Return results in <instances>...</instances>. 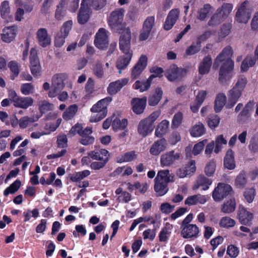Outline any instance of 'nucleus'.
<instances>
[{
  "instance_id": "obj_47",
  "label": "nucleus",
  "mask_w": 258,
  "mask_h": 258,
  "mask_svg": "<svg viewBox=\"0 0 258 258\" xmlns=\"http://www.w3.org/2000/svg\"><path fill=\"white\" fill-rule=\"evenodd\" d=\"M201 45H199L198 42H192L185 50V54L186 55H192L198 53L201 49Z\"/></svg>"
},
{
  "instance_id": "obj_53",
  "label": "nucleus",
  "mask_w": 258,
  "mask_h": 258,
  "mask_svg": "<svg viewBox=\"0 0 258 258\" xmlns=\"http://www.w3.org/2000/svg\"><path fill=\"white\" fill-rule=\"evenodd\" d=\"M183 119V114L181 112H178L173 116L171 126L172 128H177L181 123Z\"/></svg>"
},
{
  "instance_id": "obj_55",
  "label": "nucleus",
  "mask_w": 258,
  "mask_h": 258,
  "mask_svg": "<svg viewBox=\"0 0 258 258\" xmlns=\"http://www.w3.org/2000/svg\"><path fill=\"white\" fill-rule=\"evenodd\" d=\"M94 82L91 78H89L88 79L87 84L85 86V91L86 92V97H89L94 92Z\"/></svg>"
},
{
  "instance_id": "obj_3",
  "label": "nucleus",
  "mask_w": 258,
  "mask_h": 258,
  "mask_svg": "<svg viewBox=\"0 0 258 258\" xmlns=\"http://www.w3.org/2000/svg\"><path fill=\"white\" fill-rule=\"evenodd\" d=\"M174 181V176L170 174L168 169L161 170L158 172L154 179V189L157 197L165 195L169 190L168 184Z\"/></svg>"
},
{
  "instance_id": "obj_23",
  "label": "nucleus",
  "mask_w": 258,
  "mask_h": 258,
  "mask_svg": "<svg viewBox=\"0 0 258 258\" xmlns=\"http://www.w3.org/2000/svg\"><path fill=\"white\" fill-rule=\"evenodd\" d=\"M237 216L239 222L242 225H247L253 218V214L241 206L239 207Z\"/></svg>"
},
{
  "instance_id": "obj_21",
  "label": "nucleus",
  "mask_w": 258,
  "mask_h": 258,
  "mask_svg": "<svg viewBox=\"0 0 258 258\" xmlns=\"http://www.w3.org/2000/svg\"><path fill=\"white\" fill-rule=\"evenodd\" d=\"M36 35L38 43L42 47H46L50 44L51 38L45 28L39 29Z\"/></svg>"
},
{
  "instance_id": "obj_56",
  "label": "nucleus",
  "mask_w": 258,
  "mask_h": 258,
  "mask_svg": "<svg viewBox=\"0 0 258 258\" xmlns=\"http://www.w3.org/2000/svg\"><path fill=\"white\" fill-rule=\"evenodd\" d=\"M73 26L72 20H69L65 22L60 28L61 34L67 37L69 35L70 30Z\"/></svg>"
},
{
  "instance_id": "obj_37",
  "label": "nucleus",
  "mask_w": 258,
  "mask_h": 258,
  "mask_svg": "<svg viewBox=\"0 0 258 258\" xmlns=\"http://www.w3.org/2000/svg\"><path fill=\"white\" fill-rule=\"evenodd\" d=\"M78 111V106L76 104L70 105L62 114V118L65 120L72 119Z\"/></svg>"
},
{
  "instance_id": "obj_57",
  "label": "nucleus",
  "mask_w": 258,
  "mask_h": 258,
  "mask_svg": "<svg viewBox=\"0 0 258 258\" xmlns=\"http://www.w3.org/2000/svg\"><path fill=\"white\" fill-rule=\"evenodd\" d=\"M20 90L23 94L28 95L33 93L34 87L32 83H24L21 85Z\"/></svg>"
},
{
  "instance_id": "obj_38",
  "label": "nucleus",
  "mask_w": 258,
  "mask_h": 258,
  "mask_svg": "<svg viewBox=\"0 0 258 258\" xmlns=\"http://www.w3.org/2000/svg\"><path fill=\"white\" fill-rule=\"evenodd\" d=\"M77 18L78 22L80 24H85L90 18L89 10L87 9H84L83 7L80 8Z\"/></svg>"
},
{
  "instance_id": "obj_39",
  "label": "nucleus",
  "mask_w": 258,
  "mask_h": 258,
  "mask_svg": "<svg viewBox=\"0 0 258 258\" xmlns=\"http://www.w3.org/2000/svg\"><path fill=\"white\" fill-rule=\"evenodd\" d=\"M205 133L206 128L204 124L200 122L193 126L190 131V135L193 137H201Z\"/></svg>"
},
{
  "instance_id": "obj_9",
  "label": "nucleus",
  "mask_w": 258,
  "mask_h": 258,
  "mask_svg": "<svg viewBox=\"0 0 258 258\" xmlns=\"http://www.w3.org/2000/svg\"><path fill=\"white\" fill-rule=\"evenodd\" d=\"M155 25V17H148L143 24V27L139 34L140 41L146 40L149 37Z\"/></svg>"
},
{
  "instance_id": "obj_11",
  "label": "nucleus",
  "mask_w": 258,
  "mask_h": 258,
  "mask_svg": "<svg viewBox=\"0 0 258 258\" xmlns=\"http://www.w3.org/2000/svg\"><path fill=\"white\" fill-rule=\"evenodd\" d=\"M248 1L243 2L238 8L236 13V20L240 23H246L250 19L251 17V12L250 10L246 8Z\"/></svg>"
},
{
  "instance_id": "obj_27",
  "label": "nucleus",
  "mask_w": 258,
  "mask_h": 258,
  "mask_svg": "<svg viewBox=\"0 0 258 258\" xmlns=\"http://www.w3.org/2000/svg\"><path fill=\"white\" fill-rule=\"evenodd\" d=\"M212 63V60L210 55H208L205 56L199 67V74L203 75L209 73Z\"/></svg>"
},
{
  "instance_id": "obj_6",
  "label": "nucleus",
  "mask_w": 258,
  "mask_h": 258,
  "mask_svg": "<svg viewBox=\"0 0 258 258\" xmlns=\"http://www.w3.org/2000/svg\"><path fill=\"white\" fill-rule=\"evenodd\" d=\"M233 191L232 187L228 184L219 183L212 193L213 199L216 202H219L227 197H233Z\"/></svg>"
},
{
  "instance_id": "obj_8",
  "label": "nucleus",
  "mask_w": 258,
  "mask_h": 258,
  "mask_svg": "<svg viewBox=\"0 0 258 258\" xmlns=\"http://www.w3.org/2000/svg\"><path fill=\"white\" fill-rule=\"evenodd\" d=\"M131 32L130 29L124 28L121 32L119 47L122 52L133 51L131 49Z\"/></svg>"
},
{
  "instance_id": "obj_5",
  "label": "nucleus",
  "mask_w": 258,
  "mask_h": 258,
  "mask_svg": "<svg viewBox=\"0 0 258 258\" xmlns=\"http://www.w3.org/2000/svg\"><path fill=\"white\" fill-rule=\"evenodd\" d=\"M111 100L112 98L111 97H107L101 99L93 105L91 108V111L97 113L91 116L90 121L97 122L105 118L107 113V105Z\"/></svg>"
},
{
  "instance_id": "obj_15",
  "label": "nucleus",
  "mask_w": 258,
  "mask_h": 258,
  "mask_svg": "<svg viewBox=\"0 0 258 258\" xmlns=\"http://www.w3.org/2000/svg\"><path fill=\"white\" fill-rule=\"evenodd\" d=\"M95 45L100 49H105L108 45V38L105 29L100 28L96 34Z\"/></svg>"
},
{
  "instance_id": "obj_40",
  "label": "nucleus",
  "mask_w": 258,
  "mask_h": 258,
  "mask_svg": "<svg viewBox=\"0 0 258 258\" xmlns=\"http://www.w3.org/2000/svg\"><path fill=\"white\" fill-rule=\"evenodd\" d=\"M233 5L232 4L224 3L220 9H217V12L224 20L231 13Z\"/></svg>"
},
{
  "instance_id": "obj_30",
  "label": "nucleus",
  "mask_w": 258,
  "mask_h": 258,
  "mask_svg": "<svg viewBox=\"0 0 258 258\" xmlns=\"http://www.w3.org/2000/svg\"><path fill=\"white\" fill-rule=\"evenodd\" d=\"M138 154L134 150L125 152L116 158L117 162L122 163L123 162H130L136 160Z\"/></svg>"
},
{
  "instance_id": "obj_63",
  "label": "nucleus",
  "mask_w": 258,
  "mask_h": 258,
  "mask_svg": "<svg viewBox=\"0 0 258 258\" xmlns=\"http://www.w3.org/2000/svg\"><path fill=\"white\" fill-rule=\"evenodd\" d=\"M33 118L29 117L28 116L21 117L19 121V126L21 128H26L29 123L34 122Z\"/></svg>"
},
{
  "instance_id": "obj_44",
  "label": "nucleus",
  "mask_w": 258,
  "mask_h": 258,
  "mask_svg": "<svg viewBox=\"0 0 258 258\" xmlns=\"http://www.w3.org/2000/svg\"><path fill=\"white\" fill-rule=\"evenodd\" d=\"M211 9V6L210 4H205L203 7L200 9L198 13V16H197L198 19L200 21H204L207 18L208 14L210 13Z\"/></svg>"
},
{
  "instance_id": "obj_19",
  "label": "nucleus",
  "mask_w": 258,
  "mask_h": 258,
  "mask_svg": "<svg viewBox=\"0 0 258 258\" xmlns=\"http://www.w3.org/2000/svg\"><path fill=\"white\" fill-rule=\"evenodd\" d=\"M124 55L119 56L116 62V67L119 70V74L121 73V71L126 68L130 63L133 57V51L122 52Z\"/></svg>"
},
{
  "instance_id": "obj_58",
  "label": "nucleus",
  "mask_w": 258,
  "mask_h": 258,
  "mask_svg": "<svg viewBox=\"0 0 258 258\" xmlns=\"http://www.w3.org/2000/svg\"><path fill=\"white\" fill-rule=\"evenodd\" d=\"M255 195V190L253 187L246 188L243 194L245 200L249 203H252L254 199Z\"/></svg>"
},
{
  "instance_id": "obj_62",
  "label": "nucleus",
  "mask_w": 258,
  "mask_h": 258,
  "mask_svg": "<svg viewBox=\"0 0 258 258\" xmlns=\"http://www.w3.org/2000/svg\"><path fill=\"white\" fill-rule=\"evenodd\" d=\"M207 142V140H204L196 144L192 151V154L194 155H198V154H199L204 149V147Z\"/></svg>"
},
{
  "instance_id": "obj_50",
  "label": "nucleus",
  "mask_w": 258,
  "mask_h": 258,
  "mask_svg": "<svg viewBox=\"0 0 258 258\" xmlns=\"http://www.w3.org/2000/svg\"><path fill=\"white\" fill-rule=\"evenodd\" d=\"M85 132V129H83L82 124L77 123L73 126L69 131V135L72 136L76 135L77 134L81 136Z\"/></svg>"
},
{
  "instance_id": "obj_29",
  "label": "nucleus",
  "mask_w": 258,
  "mask_h": 258,
  "mask_svg": "<svg viewBox=\"0 0 258 258\" xmlns=\"http://www.w3.org/2000/svg\"><path fill=\"white\" fill-rule=\"evenodd\" d=\"M224 166L229 170L234 169L235 167L234 153L231 149H229L224 159Z\"/></svg>"
},
{
  "instance_id": "obj_48",
  "label": "nucleus",
  "mask_w": 258,
  "mask_h": 258,
  "mask_svg": "<svg viewBox=\"0 0 258 258\" xmlns=\"http://www.w3.org/2000/svg\"><path fill=\"white\" fill-rule=\"evenodd\" d=\"M220 121V117L217 114L210 115L207 119L209 127L212 130L215 129L219 125Z\"/></svg>"
},
{
  "instance_id": "obj_52",
  "label": "nucleus",
  "mask_w": 258,
  "mask_h": 258,
  "mask_svg": "<svg viewBox=\"0 0 258 258\" xmlns=\"http://www.w3.org/2000/svg\"><path fill=\"white\" fill-rule=\"evenodd\" d=\"M93 70L94 74L98 78H101L103 77L104 71L103 65L100 61H98L96 62V63L93 66Z\"/></svg>"
},
{
  "instance_id": "obj_2",
  "label": "nucleus",
  "mask_w": 258,
  "mask_h": 258,
  "mask_svg": "<svg viewBox=\"0 0 258 258\" xmlns=\"http://www.w3.org/2000/svg\"><path fill=\"white\" fill-rule=\"evenodd\" d=\"M232 54V48L231 46L228 45L224 48L214 60L213 68L215 70H217L222 63L219 73V81L222 84L226 83L231 78L234 68V61L231 59Z\"/></svg>"
},
{
  "instance_id": "obj_22",
  "label": "nucleus",
  "mask_w": 258,
  "mask_h": 258,
  "mask_svg": "<svg viewBox=\"0 0 258 258\" xmlns=\"http://www.w3.org/2000/svg\"><path fill=\"white\" fill-rule=\"evenodd\" d=\"M128 82V79L123 78L110 83L107 88L108 93L111 95L116 94Z\"/></svg>"
},
{
  "instance_id": "obj_33",
  "label": "nucleus",
  "mask_w": 258,
  "mask_h": 258,
  "mask_svg": "<svg viewBox=\"0 0 258 258\" xmlns=\"http://www.w3.org/2000/svg\"><path fill=\"white\" fill-rule=\"evenodd\" d=\"M8 66L11 72L10 79L14 80L17 78L20 72V65L15 60H12L8 62Z\"/></svg>"
},
{
  "instance_id": "obj_4",
  "label": "nucleus",
  "mask_w": 258,
  "mask_h": 258,
  "mask_svg": "<svg viewBox=\"0 0 258 258\" xmlns=\"http://www.w3.org/2000/svg\"><path fill=\"white\" fill-rule=\"evenodd\" d=\"M160 112H153L148 117L142 119L138 126L137 131L140 135L145 138L150 134L155 128L154 122L159 117Z\"/></svg>"
},
{
  "instance_id": "obj_60",
  "label": "nucleus",
  "mask_w": 258,
  "mask_h": 258,
  "mask_svg": "<svg viewBox=\"0 0 258 258\" xmlns=\"http://www.w3.org/2000/svg\"><path fill=\"white\" fill-rule=\"evenodd\" d=\"M30 67L33 66L34 65L40 64L39 60L37 56V51L34 48H32L30 50Z\"/></svg>"
},
{
  "instance_id": "obj_13",
  "label": "nucleus",
  "mask_w": 258,
  "mask_h": 258,
  "mask_svg": "<svg viewBox=\"0 0 258 258\" xmlns=\"http://www.w3.org/2000/svg\"><path fill=\"white\" fill-rule=\"evenodd\" d=\"M148 58L145 55H142L135 66L133 68L131 72V78L136 80L139 78L147 66Z\"/></svg>"
},
{
  "instance_id": "obj_16",
  "label": "nucleus",
  "mask_w": 258,
  "mask_h": 258,
  "mask_svg": "<svg viewBox=\"0 0 258 258\" xmlns=\"http://www.w3.org/2000/svg\"><path fill=\"white\" fill-rule=\"evenodd\" d=\"M147 98L146 97L142 98H134L131 101L132 110L138 115L142 114L146 108Z\"/></svg>"
},
{
  "instance_id": "obj_59",
  "label": "nucleus",
  "mask_w": 258,
  "mask_h": 258,
  "mask_svg": "<svg viewBox=\"0 0 258 258\" xmlns=\"http://www.w3.org/2000/svg\"><path fill=\"white\" fill-rule=\"evenodd\" d=\"M108 157H105V159L104 160L92 162L90 165V167L92 169L95 170H99L103 168L105 166V165L108 162Z\"/></svg>"
},
{
  "instance_id": "obj_18",
  "label": "nucleus",
  "mask_w": 258,
  "mask_h": 258,
  "mask_svg": "<svg viewBox=\"0 0 258 258\" xmlns=\"http://www.w3.org/2000/svg\"><path fill=\"white\" fill-rule=\"evenodd\" d=\"M179 15V12L177 9L171 10L166 18L163 28L166 31L171 30L178 19Z\"/></svg>"
},
{
  "instance_id": "obj_32",
  "label": "nucleus",
  "mask_w": 258,
  "mask_h": 258,
  "mask_svg": "<svg viewBox=\"0 0 258 258\" xmlns=\"http://www.w3.org/2000/svg\"><path fill=\"white\" fill-rule=\"evenodd\" d=\"M108 151L104 149L99 151H93L88 153V156L93 160L102 161L104 160L105 157H108Z\"/></svg>"
},
{
  "instance_id": "obj_45",
  "label": "nucleus",
  "mask_w": 258,
  "mask_h": 258,
  "mask_svg": "<svg viewBox=\"0 0 258 258\" xmlns=\"http://www.w3.org/2000/svg\"><path fill=\"white\" fill-rule=\"evenodd\" d=\"M246 182V173L244 171H241L235 179V185L238 188H242L244 187Z\"/></svg>"
},
{
  "instance_id": "obj_20",
  "label": "nucleus",
  "mask_w": 258,
  "mask_h": 258,
  "mask_svg": "<svg viewBox=\"0 0 258 258\" xmlns=\"http://www.w3.org/2000/svg\"><path fill=\"white\" fill-rule=\"evenodd\" d=\"M17 31V27L14 25L4 28L1 35L2 40L5 42L10 43L15 39Z\"/></svg>"
},
{
  "instance_id": "obj_26",
  "label": "nucleus",
  "mask_w": 258,
  "mask_h": 258,
  "mask_svg": "<svg viewBox=\"0 0 258 258\" xmlns=\"http://www.w3.org/2000/svg\"><path fill=\"white\" fill-rule=\"evenodd\" d=\"M212 183V181L211 179L206 177L204 175H200L198 176L192 188L194 190H196L201 186L203 190H206L209 189V186Z\"/></svg>"
},
{
  "instance_id": "obj_35",
  "label": "nucleus",
  "mask_w": 258,
  "mask_h": 258,
  "mask_svg": "<svg viewBox=\"0 0 258 258\" xmlns=\"http://www.w3.org/2000/svg\"><path fill=\"white\" fill-rule=\"evenodd\" d=\"M66 75L64 74H55L52 78V86L63 89L65 86L64 83Z\"/></svg>"
},
{
  "instance_id": "obj_34",
  "label": "nucleus",
  "mask_w": 258,
  "mask_h": 258,
  "mask_svg": "<svg viewBox=\"0 0 258 258\" xmlns=\"http://www.w3.org/2000/svg\"><path fill=\"white\" fill-rule=\"evenodd\" d=\"M169 122L166 119L163 120L160 123L157 125L155 135L156 137L161 138L163 135L166 134L168 128Z\"/></svg>"
},
{
  "instance_id": "obj_24",
  "label": "nucleus",
  "mask_w": 258,
  "mask_h": 258,
  "mask_svg": "<svg viewBox=\"0 0 258 258\" xmlns=\"http://www.w3.org/2000/svg\"><path fill=\"white\" fill-rule=\"evenodd\" d=\"M163 91L161 87L156 88L150 95L148 98V104L151 106L157 105L163 96Z\"/></svg>"
},
{
  "instance_id": "obj_64",
  "label": "nucleus",
  "mask_w": 258,
  "mask_h": 258,
  "mask_svg": "<svg viewBox=\"0 0 258 258\" xmlns=\"http://www.w3.org/2000/svg\"><path fill=\"white\" fill-rule=\"evenodd\" d=\"M216 165L214 161L209 162L206 166L205 172L209 176H212L215 171Z\"/></svg>"
},
{
  "instance_id": "obj_7",
  "label": "nucleus",
  "mask_w": 258,
  "mask_h": 258,
  "mask_svg": "<svg viewBox=\"0 0 258 258\" xmlns=\"http://www.w3.org/2000/svg\"><path fill=\"white\" fill-rule=\"evenodd\" d=\"M124 10L122 8L117 9L112 11L108 19V24L111 29H122L124 27L122 22Z\"/></svg>"
},
{
  "instance_id": "obj_41",
  "label": "nucleus",
  "mask_w": 258,
  "mask_h": 258,
  "mask_svg": "<svg viewBox=\"0 0 258 258\" xmlns=\"http://www.w3.org/2000/svg\"><path fill=\"white\" fill-rule=\"evenodd\" d=\"M152 82V80H150L149 77L145 81L137 80L134 84L135 89H139L141 92L147 91L150 87Z\"/></svg>"
},
{
  "instance_id": "obj_42",
  "label": "nucleus",
  "mask_w": 258,
  "mask_h": 258,
  "mask_svg": "<svg viewBox=\"0 0 258 258\" xmlns=\"http://www.w3.org/2000/svg\"><path fill=\"white\" fill-rule=\"evenodd\" d=\"M219 224L221 228L229 229L235 225L236 221L230 217L225 216L220 219Z\"/></svg>"
},
{
  "instance_id": "obj_36",
  "label": "nucleus",
  "mask_w": 258,
  "mask_h": 258,
  "mask_svg": "<svg viewBox=\"0 0 258 258\" xmlns=\"http://www.w3.org/2000/svg\"><path fill=\"white\" fill-rule=\"evenodd\" d=\"M127 124V119L120 120L118 117H116L112 122V127L114 131L123 130L126 127Z\"/></svg>"
},
{
  "instance_id": "obj_14",
  "label": "nucleus",
  "mask_w": 258,
  "mask_h": 258,
  "mask_svg": "<svg viewBox=\"0 0 258 258\" xmlns=\"http://www.w3.org/2000/svg\"><path fill=\"white\" fill-rule=\"evenodd\" d=\"M200 230L196 224L185 225L181 227V236L184 239H194L199 234Z\"/></svg>"
},
{
  "instance_id": "obj_17",
  "label": "nucleus",
  "mask_w": 258,
  "mask_h": 258,
  "mask_svg": "<svg viewBox=\"0 0 258 258\" xmlns=\"http://www.w3.org/2000/svg\"><path fill=\"white\" fill-rule=\"evenodd\" d=\"M166 140L165 138H162L153 143L150 148L149 152L152 156H157L164 151L166 149Z\"/></svg>"
},
{
  "instance_id": "obj_25",
  "label": "nucleus",
  "mask_w": 258,
  "mask_h": 258,
  "mask_svg": "<svg viewBox=\"0 0 258 258\" xmlns=\"http://www.w3.org/2000/svg\"><path fill=\"white\" fill-rule=\"evenodd\" d=\"M92 132L91 127L87 126L86 127L84 133L81 136V138L79 140L80 143L84 146L93 144L95 141V138L94 137L90 136Z\"/></svg>"
},
{
  "instance_id": "obj_43",
  "label": "nucleus",
  "mask_w": 258,
  "mask_h": 258,
  "mask_svg": "<svg viewBox=\"0 0 258 258\" xmlns=\"http://www.w3.org/2000/svg\"><path fill=\"white\" fill-rule=\"evenodd\" d=\"M21 185V182L19 179L16 180L4 191V195L8 196L10 194H14L18 190Z\"/></svg>"
},
{
  "instance_id": "obj_51",
  "label": "nucleus",
  "mask_w": 258,
  "mask_h": 258,
  "mask_svg": "<svg viewBox=\"0 0 258 258\" xmlns=\"http://www.w3.org/2000/svg\"><path fill=\"white\" fill-rule=\"evenodd\" d=\"M53 105L46 100H44L39 104V110L41 114L48 111L52 110Z\"/></svg>"
},
{
  "instance_id": "obj_54",
  "label": "nucleus",
  "mask_w": 258,
  "mask_h": 258,
  "mask_svg": "<svg viewBox=\"0 0 258 258\" xmlns=\"http://www.w3.org/2000/svg\"><path fill=\"white\" fill-rule=\"evenodd\" d=\"M150 72L153 74L151 75L149 77L150 80L153 81V79L162 77V73L164 72L163 69L162 68L157 66L153 67L150 69Z\"/></svg>"
},
{
  "instance_id": "obj_1",
  "label": "nucleus",
  "mask_w": 258,
  "mask_h": 258,
  "mask_svg": "<svg viewBox=\"0 0 258 258\" xmlns=\"http://www.w3.org/2000/svg\"><path fill=\"white\" fill-rule=\"evenodd\" d=\"M247 83V80L246 77L244 75L240 76L235 85L228 91L227 93L228 100L226 102V95L224 93H218L214 102L215 111L216 112H220L225 105L227 108H232L241 96Z\"/></svg>"
},
{
  "instance_id": "obj_31",
  "label": "nucleus",
  "mask_w": 258,
  "mask_h": 258,
  "mask_svg": "<svg viewBox=\"0 0 258 258\" xmlns=\"http://www.w3.org/2000/svg\"><path fill=\"white\" fill-rule=\"evenodd\" d=\"M235 208L236 202L235 198L231 197L221 206V211L225 214H230L233 213L235 210Z\"/></svg>"
},
{
  "instance_id": "obj_28",
  "label": "nucleus",
  "mask_w": 258,
  "mask_h": 258,
  "mask_svg": "<svg viewBox=\"0 0 258 258\" xmlns=\"http://www.w3.org/2000/svg\"><path fill=\"white\" fill-rule=\"evenodd\" d=\"M33 99L30 97H19L15 101L14 106L17 108L27 109L33 105Z\"/></svg>"
},
{
  "instance_id": "obj_10",
  "label": "nucleus",
  "mask_w": 258,
  "mask_h": 258,
  "mask_svg": "<svg viewBox=\"0 0 258 258\" xmlns=\"http://www.w3.org/2000/svg\"><path fill=\"white\" fill-rule=\"evenodd\" d=\"M185 69L179 68L176 64H173L169 68L166 69L164 73V76L169 81L173 82L177 79H180L185 74Z\"/></svg>"
},
{
  "instance_id": "obj_46",
  "label": "nucleus",
  "mask_w": 258,
  "mask_h": 258,
  "mask_svg": "<svg viewBox=\"0 0 258 258\" xmlns=\"http://www.w3.org/2000/svg\"><path fill=\"white\" fill-rule=\"evenodd\" d=\"M0 12L1 17L3 19H7L9 17L10 14V8L9 3L7 1L3 2L0 6Z\"/></svg>"
},
{
  "instance_id": "obj_49",
  "label": "nucleus",
  "mask_w": 258,
  "mask_h": 258,
  "mask_svg": "<svg viewBox=\"0 0 258 258\" xmlns=\"http://www.w3.org/2000/svg\"><path fill=\"white\" fill-rule=\"evenodd\" d=\"M171 228L165 226L162 228L159 234V240L160 242H167L170 236Z\"/></svg>"
},
{
  "instance_id": "obj_12",
  "label": "nucleus",
  "mask_w": 258,
  "mask_h": 258,
  "mask_svg": "<svg viewBox=\"0 0 258 258\" xmlns=\"http://www.w3.org/2000/svg\"><path fill=\"white\" fill-rule=\"evenodd\" d=\"M180 154L171 150L163 154L160 157V164L162 166H170L179 160Z\"/></svg>"
},
{
  "instance_id": "obj_61",
  "label": "nucleus",
  "mask_w": 258,
  "mask_h": 258,
  "mask_svg": "<svg viewBox=\"0 0 258 258\" xmlns=\"http://www.w3.org/2000/svg\"><path fill=\"white\" fill-rule=\"evenodd\" d=\"M223 21V19L221 18L220 15L216 11V13L212 16L208 22V25L209 26H215L219 24Z\"/></svg>"
}]
</instances>
